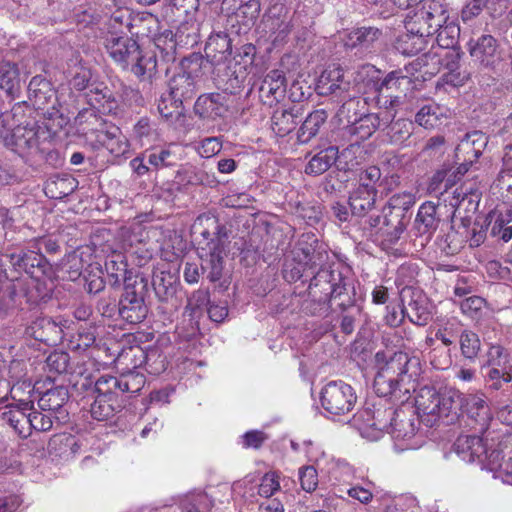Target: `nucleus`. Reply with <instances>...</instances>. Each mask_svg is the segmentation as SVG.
<instances>
[{
    "label": "nucleus",
    "mask_w": 512,
    "mask_h": 512,
    "mask_svg": "<svg viewBox=\"0 0 512 512\" xmlns=\"http://www.w3.org/2000/svg\"><path fill=\"white\" fill-rule=\"evenodd\" d=\"M21 438H28L32 435V402H19L15 406H9L8 410L1 414Z\"/></svg>",
    "instance_id": "obj_15"
},
{
    "label": "nucleus",
    "mask_w": 512,
    "mask_h": 512,
    "mask_svg": "<svg viewBox=\"0 0 512 512\" xmlns=\"http://www.w3.org/2000/svg\"><path fill=\"white\" fill-rule=\"evenodd\" d=\"M20 88V79L17 68L10 63L1 64L0 89L4 90L11 99H15L19 96Z\"/></svg>",
    "instance_id": "obj_38"
},
{
    "label": "nucleus",
    "mask_w": 512,
    "mask_h": 512,
    "mask_svg": "<svg viewBox=\"0 0 512 512\" xmlns=\"http://www.w3.org/2000/svg\"><path fill=\"white\" fill-rule=\"evenodd\" d=\"M320 401L323 409L330 415L339 416L350 413L357 396L354 388L339 380L330 381L321 390Z\"/></svg>",
    "instance_id": "obj_5"
},
{
    "label": "nucleus",
    "mask_w": 512,
    "mask_h": 512,
    "mask_svg": "<svg viewBox=\"0 0 512 512\" xmlns=\"http://www.w3.org/2000/svg\"><path fill=\"white\" fill-rule=\"evenodd\" d=\"M177 158L170 149H162L151 152L148 155V163L156 169L176 165Z\"/></svg>",
    "instance_id": "obj_57"
},
{
    "label": "nucleus",
    "mask_w": 512,
    "mask_h": 512,
    "mask_svg": "<svg viewBox=\"0 0 512 512\" xmlns=\"http://www.w3.org/2000/svg\"><path fill=\"white\" fill-rule=\"evenodd\" d=\"M415 204V197L412 193L404 192L393 195L387 205L393 210H400L402 214L409 215L410 209Z\"/></svg>",
    "instance_id": "obj_56"
},
{
    "label": "nucleus",
    "mask_w": 512,
    "mask_h": 512,
    "mask_svg": "<svg viewBox=\"0 0 512 512\" xmlns=\"http://www.w3.org/2000/svg\"><path fill=\"white\" fill-rule=\"evenodd\" d=\"M482 373L488 388L491 390H499L503 383H509L512 380L511 374L507 371L506 366H482Z\"/></svg>",
    "instance_id": "obj_41"
},
{
    "label": "nucleus",
    "mask_w": 512,
    "mask_h": 512,
    "mask_svg": "<svg viewBox=\"0 0 512 512\" xmlns=\"http://www.w3.org/2000/svg\"><path fill=\"white\" fill-rule=\"evenodd\" d=\"M509 219H505L499 215L491 224L490 234L493 237H498L504 242L512 239V226L508 225Z\"/></svg>",
    "instance_id": "obj_58"
},
{
    "label": "nucleus",
    "mask_w": 512,
    "mask_h": 512,
    "mask_svg": "<svg viewBox=\"0 0 512 512\" xmlns=\"http://www.w3.org/2000/svg\"><path fill=\"white\" fill-rule=\"evenodd\" d=\"M463 239L452 227L450 231L438 241L439 248L447 255L457 254L462 248Z\"/></svg>",
    "instance_id": "obj_52"
},
{
    "label": "nucleus",
    "mask_w": 512,
    "mask_h": 512,
    "mask_svg": "<svg viewBox=\"0 0 512 512\" xmlns=\"http://www.w3.org/2000/svg\"><path fill=\"white\" fill-rule=\"evenodd\" d=\"M279 489L278 476L275 473H266L261 479L258 493L266 499H271L270 497Z\"/></svg>",
    "instance_id": "obj_60"
},
{
    "label": "nucleus",
    "mask_w": 512,
    "mask_h": 512,
    "mask_svg": "<svg viewBox=\"0 0 512 512\" xmlns=\"http://www.w3.org/2000/svg\"><path fill=\"white\" fill-rule=\"evenodd\" d=\"M204 51L213 64H220L231 54L230 39L225 34L210 36Z\"/></svg>",
    "instance_id": "obj_34"
},
{
    "label": "nucleus",
    "mask_w": 512,
    "mask_h": 512,
    "mask_svg": "<svg viewBox=\"0 0 512 512\" xmlns=\"http://www.w3.org/2000/svg\"><path fill=\"white\" fill-rule=\"evenodd\" d=\"M261 101L270 107L280 103L286 95V77L280 70H272L264 77L259 88Z\"/></svg>",
    "instance_id": "obj_16"
},
{
    "label": "nucleus",
    "mask_w": 512,
    "mask_h": 512,
    "mask_svg": "<svg viewBox=\"0 0 512 512\" xmlns=\"http://www.w3.org/2000/svg\"><path fill=\"white\" fill-rule=\"evenodd\" d=\"M42 382L37 380L34 382V393H39L41 396L38 399V406L40 410L52 412L57 415L63 413V406L68 401V390L64 386H57L48 388L45 392H41Z\"/></svg>",
    "instance_id": "obj_19"
},
{
    "label": "nucleus",
    "mask_w": 512,
    "mask_h": 512,
    "mask_svg": "<svg viewBox=\"0 0 512 512\" xmlns=\"http://www.w3.org/2000/svg\"><path fill=\"white\" fill-rule=\"evenodd\" d=\"M148 280L143 276L125 278L123 293L118 301V316L129 324L141 323L148 314L146 297Z\"/></svg>",
    "instance_id": "obj_3"
},
{
    "label": "nucleus",
    "mask_w": 512,
    "mask_h": 512,
    "mask_svg": "<svg viewBox=\"0 0 512 512\" xmlns=\"http://www.w3.org/2000/svg\"><path fill=\"white\" fill-rule=\"evenodd\" d=\"M377 190L367 184H359L349 197V206L353 217L364 218L376 207Z\"/></svg>",
    "instance_id": "obj_22"
},
{
    "label": "nucleus",
    "mask_w": 512,
    "mask_h": 512,
    "mask_svg": "<svg viewBox=\"0 0 512 512\" xmlns=\"http://www.w3.org/2000/svg\"><path fill=\"white\" fill-rule=\"evenodd\" d=\"M105 47L117 64L130 69L139 78H150L156 70V59L143 56L138 43L129 37L111 34L106 38Z\"/></svg>",
    "instance_id": "obj_2"
},
{
    "label": "nucleus",
    "mask_w": 512,
    "mask_h": 512,
    "mask_svg": "<svg viewBox=\"0 0 512 512\" xmlns=\"http://www.w3.org/2000/svg\"><path fill=\"white\" fill-rule=\"evenodd\" d=\"M463 400L462 394L457 390L445 389L442 391L439 398V412L435 415L436 423L443 420L446 424H452L458 420L461 415Z\"/></svg>",
    "instance_id": "obj_21"
},
{
    "label": "nucleus",
    "mask_w": 512,
    "mask_h": 512,
    "mask_svg": "<svg viewBox=\"0 0 512 512\" xmlns=\"http://www.w3.org/2000/svg\"><path fill=\"white\" fill-rule=\"evenodd\" d=\"M436 32V41L440 48L447 50L456 46L460 35V28L456 23L446 20V23L437 28Z\"/></svg>",
    "instance_id": "obj_44"
},
{
    "label": "nucleus",
    "mask_w": 512,
    "mask_h": 512,
    "mask_svg": "<svg viewBox=\"0 0 512 512\" xmlns=\"http://www.w3.org/2000/svg\"><path fill=\"white\" fill-rule=\"evenodd\" d=\"M427 35L420 33H406L397 38L395 47L404 55L412 56L425 49L427 44Z\"/></svg>",
    "instance_id": "obj_37"
},
{
    "label": "nucleus",
    "mask_w": 512,
    "mask_h": 512,
    "mask_svg": "<svg viewBox=\"0 0 512 512\" xmlns=\"http://www.w3.org/2000/svg\"><path fill=\"white\" fill-rule=\"evenodd\" d=\"M415 122L422 128L446 126L448 125V111L438 104H428L417 112Z\"/></svg>",
    "instance_id": "obj_30"
},
{
    "label": "nucleus",
    "mask_w": 512,
    "mask_h": 512,
    "mask_svg": "<svg viewBox=\"0 0 512 512\" xmlns=\"http://www.w3.org/2000/svg\"><path fill=\"white\" fill-rule=\"evenodd\" d=\"M68 181L67 178H50L44 185L45 195L51 199L64 198L69 194V189L66 187Z\"/></svg>",
    "instance_id": "obj_53"
},
{
    "label": "nucleus",
    "mask_w": 512,
    "mask_h": 512,
    "mask_svg": "<svg viewBox=\"0 0 512 512\" xmlns=\"http://www.w3.org/2000/svg\"><path fill=\"white\" fill-rule=\"evenodd\" d=\"M401 300L403 303L402 313L412 323L418 326L428 324L431 319V313L428 308L427 298L421 291L405 287L401 291Z\"/></svg>",
    "instance_id": "obj_10"
},
{
    "label": "nucleus",
    "mask_w": 512,
    "mask_h": 512,
    "mask_svg": "<svg viewBox=\"0 0 512 512\" xmlns=\"http://www.w3.org/2000/svg\"><path fill=\"white\" fill-rule=\"evenodd\" d=\"M49 348L36 347L34 343V353L39 352L34 354V370L47 371L46 381L51 384L57 375L67 371L70 357L68 353L56 350L46 356Z\"/></svg>",
    "instance_id": "obj_9"
},
{
    "label": "nucleus",
    "mask_w": 512,
    "mask_h": 512,
    "mask_svg": "<svg viewBox=\"0 0 512 512\" xmlns=\"http://www.w3.org/2000/svg\"><path fill=\"white\" fill-rule=\"evenodd\" d=\"M410 215H404L400 210H393L387 204L383 206V226L390 239H398L405 230Z\"/></svg>",
    "instance_id": "obj_33"
},
{
    "label": "nucleus",
    "mask_w": 512,
    "mask_h": 512,
    "mask_svg": "<svg viewBox=\"0 0 512 512\" xmlns=\"http://www.w3.org/2000/svg\"><path fill=\"white\" fill-rule=\"evenodd\" d=\"M459 344L461 355L470 361H474L481 351L480 338L471 330L462 331L459 337Z\"/></svg>",
    "instance_id": "obj_42"
},
{
    "label": "nucleus",
    "mask_w": 512,
    "mask_h": 512,
    "mask_svg": "<svg viewBox=\"0 0 512 512\" xmlns=\"http://www.w3.org/2000/svg\"><path fill=\"white\" fill-rule=\"evenodd\" d=\"M299 479L301 487L306 492H312L317 488L318 475L313 466H305L299 470Z\"/></svg>",
    "instance_id": "obj_59"
},
{
    "label": "nucleus",
    "mask_w": 512,
    "mask_h": 512,
    "mask_svg": "<svg viewBox=\"0 0 512 512\" xmlns=\"http://www.w3.org/2000/svg\"><path fill=\"white\" fill-rule=\"evenodd\" d=\"M440 393L434 387L424 386L417 394L415 400L417 415L427 427L436 424L435 415L439 412Z\"/></svg>",
    "instance_id": "obj_17"
},
{
    "label": "nucleus",
    "mask_w": 512,
    "mask_h": 512,
    "mask_svg": "<svg viewBox=\"0 0 512 512\" xmlns=\"http://www.w3.org/2000/svg\"><path fill=\"white\" fill-rule=\"evenodd\" d=\"M195 94V80L188 73L177 74L169 81L171 104H181L183 100L191 99Z\"/></svg>",
    "instance_id": "obj_27"
},
{
    "label": "nucleus",
    "mask_w": 512,
    "mask_h": 512,
    "mask_svg": "<svg viewBox=\"0 0 512 512\" xmlns=\"http://www.w3.org/2000/svg\"><path fill=\"white\" fill-rule=\"evenodd\" d=\"M297 118L298 117L289 110L277 109L273 112L271 121L272 125L275 126H296L301 122V119L297 121Z\"/></svg>",
    "instance_id": "obj_62"
},
{
    "label": "nucleus",
    "mask_w": 512,
    "mask_h": 512,
    "mask_svg": "<svg viewBox=\"0 0 512 512\" xmlns=\"http://www.w3.org/2000/svg\"><path fill=\"white\" fill-rule=\"evenodd\" d=\"M61 332V328L51 317L37 316L34 320V341L38 342V347L56 345L61 338Z\"/></svg>",
    "instance_id": "obj_25"
},
{
    "label": "nucleus",
    "mask_w": 512,
    "mask_h": 512,
    "mask_svg": "<svg viewBox=\"0 0 512 512\" xmlns=\"http://www.w3.org/2000/svg\"><path fill=\"white\" fill-rule=\"evenodd\" d=\"M224 251H221L219 246H213L209 251L201 252V270L207 273V278L210 282H219L223 277L224 271Z\"/></svg>",
    "instance_id": "obj_29"
},
{
    "label": "nucleus",
    "mask_w": 512,
    "mask_h": 512,
    "mask_svg": "<svg viewBox=\"0 0 512 512\" xmlns=\"http://www.w3.org/2000/svg\"><path fill=\"white\" fill-rule=\"evenodd\" d=\"M114 400L104 398L103 396H96L94 402L90 406V413L93 419L97 421H105L112 417L115 413V408L112 404Z\"/></svg>",
    "instance_id": "obj_49"
},
{
    "label": "nucleus",
    "mask_w": 512,
    "mask_h": 512,
    "mask_svg": "<svg viewBox=\"0 0 512 512\" xmlns=\"http://www.w3.org/2000/svg\"><path fill=\"white\" fill-rule=\"evenodd\" d=\"M34 111L38 115L51 121V123L44 124V128H63L67 125L66 119L59 113L56 108V94L51 86V83L41 77H34Z\"/></svg>",
    "instance_id": "obj_7"
},
{
    "label": "nucleus",
    "mask_w": 512,
    "mask_h": 512,
    "mask_svg": "<svg viewBox=\"0 0 512 512\" xmlns=\"http://www.w3.org/2000/svg\"><path fill=\"white\" fill-rule=\"evenodd\" d=\"M494 475L504 483L512 485V456L507 459H502V462L497 466V471Z\"/></svg>",
    "instance_id": "obj_64"
},
{
    "label": "nucleus",
    "mask_w": 512,
    "mask_h": 512,
    "mask_svg": "<svg viewBox=\"0 0 512 512\" xmlns=\"http://www.w3.org/2000/svg\"><path fill=\"white\" fill-rule=\"evenodd\" d=\"M303 311L312 316H326L332 309L329 296L316 294L312 296L308 294V298L302 304Z\"/></svg>",
    "instance_id": "obj_47"
},
{
    "label": "nucleus",
    "mask_w": 512,
    "mask_h": 512,
    "mask_svg": "<svg viewBox=\"0 0 512 512\" xmlns=\"http://www.w3.org/2000/svg\"><path fill=\"white\" fill-rule=\"evenodd\" d=\"M468 51L472 60L483 68L494 69L501 60V52L497 40L484 34L468 42Z\"/></svg>",
    "instance_id": "obj_8"
},
{
    "label": "nucleus",
    "mask_w": 512,
    "mask_h": 512,
    "mask_svg": "<svg viewBox=\"0 0 512 512\" xmlns=\"http://www.w3.org/2000/svg\"><path fill=\"white\" fill-rule=\"evenodd\" d=\"M193 229L194 233H198L202 238L198 241L201 252L209 251V242H213L216 231L220 229L219 220L213 215L202 214L196 218Z\"/></svg>",
    "instance_id": "obj_31"
},
{
    "label": "nucleus",
    "mask_w": 512,
    "mask_h": 512,
    "mask_svg": "<svg viewBox=\"0 0 512 512\" xmlns=\"http://www.w3.org/2000/svg\"><path fill=\"white\" fill-rule=\"evenodd\" d=\"M58 248V244L51 237L34 238V254H37L39 257L34 256V262L49 263L45 258V254H55Z\"/></svg>",
    "instance_id": "obj_50"
},
{
    "label": "nucleus",
    "mask_w": 512,
    "mask_h": 512,
    "mask_svg": "<svg viewBox=\"0 0 512 512\" xmlns=\"http://www.w3.org/2000/svg\"><path fill=\"white\" fill-rule=\"evenodd\" d=\"M87 101L90 104L91 108L83 109L79 112L77 117L75 118L76 125H95L94 122L89 121V119H94L97 121V117L95 112L98 111L100 113L111 112L114 108V99L111 98L110 91L105 88L104 90H100L95 88L94 90H90L87 93Z\"/></svg>",
    "instance_id": "obj_13"
},
{
    "label": "nucleus",
    "mask_w": 512,
    "mask_h": 512,
    "mask_svg": "<svg viewBox=\"0 0 512 512\" xmlns=\"http://www.w3.org/2000/svg\"><path fill=\"white\" fill-rule=\"evenodd\" d=\"M449 16L445 6L437 0H429L418 7L413 14H407L405 28L411 33L431 36L437 28L446 23Z\"/></svg>",
    "instance_id": "obj_4"
},
{
    "label": "nucleus",
    "mask_w": 512,
    "mask_h": 512,
    "mask_svg": "<svg viewBox=\"0 0 512 512\" xmlns=\"http://www.w3.org/2000/svg\"><path fill=\"white\" fill-rule=\"evenodd\" d=\"M375 361L379 367L374 378L373 387L380 397L401 398V393H409L408 384L411 382L409 366L418 359L410 358L407 353L398 351L388 354L385 351H378L375 354Z\"/></svg>",
    "instance_id": "obj_1"
},
{
    "label": "nucleus",
    "mask_w": 512,
    "mask_h": 512,
    "mask_svg": "<svg viewBox=\"0 0 512 512\" xmlns=\"http://www.w3.org/2000/svg\"><path fill=\"white\" fill-rule=\"evenodd\" d=\"M332 310L344 312L356 304V290L353 281L342 275L341 281L332 289L329 296Z\"/></svg>",
    "instance_id": "obj_24"
},
{
    "label": "nucleus",
    "mask_w": 512,
    "mask_h": 512,
    "mask_svg": "<svg viewBox=\"0 0 512 512\" xmlns=\"http://www.w3.org/2000/svg\"><path fill=\"white\" fill-rule=\"evenodd\" d=\"M438 206L431 201L423 203L418 210L414 221V228L417 235L425 242H428L437 230L440 219L437 216Z\"/></svg>",
    "instance_id": "obj_20"
},
{
    "label": "nucleus",
    "mask_w": 512,
    "mask_h": 512,
    "mask_svg": "<svg viewBox=\"0 0 512 512\" xmlns=\"http://www.w3.org/2000/svg\"><path fill=\"white\" fill-rule=\"evenodd\" d=\"M117 377L111 375H103L97 379L94 384V391L97 396H103L110 400H115Z\"/></svg>",
    "instance_id": "obj_54"
},
{
    "label": "nucleus",
    "mask_w": 512,
    "mask_h": 512,
    "mask_svg": "<svg viewBox=\"0 0 512 512\" xmlns=\"http://www.w3.org/2000/svg\"><path fill=\"white\" fill-rule=\"evenodd\" d=\"M351 92L348 99L359 95L373 94L376 96L378 84L380 83V71L371 64H364L352 73Z\"/></svg>",
    "instance_id": "obj_12"
},
{
    "label": "nucleus",
    "mask_w": 512,
    "mask_h": 512,
    "mask_svg": "<svg viewBox=\"0 0 512 512\" xmlns=\"http://www.w3.org/2000/svg\"><path fill=\"white\" fill-rule=\"evenodd\" d=\"M400 417L395 420V425L390 428L389 434L396 439H410L413 437L417 430V424L420 418L414 417L413 414L407 415L404 411L398 410Z\"/></svg>",
    "instance_id": "obj_39"
},
{
    "label": "nucleus",
    "mask_w": 512,
    "mask_h": 512,
    "mask_svg": "<svg viewBox=\"0 0 512 512\" xmlns=\"http://www.w3.org/2000/svg\"><path fill=\"white\" fill-rule=\"evenodd\" d=\"M267 24L272 33L276 34L275 41H282L291 31V26L286 19L269 17Z\"/></svg>",
    "instance_id": "obj_61"
},
{
    "label": "nucleus",
    "mask_w": 512,
    "mask_h": 512,
    "mask_svg": "<svg viewBox=\"0 0 512 512\" xmlns=\"http://www.w3.org/2000/svg\"><path fill=\"white\" fill-rule=\"evenodd\" d=\"M487 7L481 0H470L461 11V19L463 22H469L479 16Z\"/></svg>",
    "instance_id": "obj_63"
},
{
    "label": "nucleus",
    "mask_w": 512,
    "mask_h": 512,
    "mask_svg": "<svg viewBox=\"0 0 512 512\" xmlns=\"http://www.w3.org/2000/svg\"><path fill=\"white\" fill-rule=\"evenodd\" d=\"M457 454L465 461L473 462L483 458L486 453V444L477 435L459 436L454 444Z\"/></svg>",
    "instance_id": "obj_28"
},
{
    "label": "nucleus",
    "mask_w": 512,
    "mask_h": 512,
    "mask_svg": "<svg viewBox=\"0 0 512 512\" xmlns=\"http://www.w3.org/2000/svg\"><path fill=\"white\" fill-rule=\"evenodd\" d=\"M337 158V147L330 146L315 154L305 167V173L312 176H318L325 173Z\"/></svg>",
    "instance_id": "obj_35"
},
{
    "label": "nucleus",
    "mask_w": 512,
    "mask_h": 512,
    "mask_svg": "<svg viewBox=\"0 0 512 512\" xmlns=\"http://www.w3.org/2000/svg\"><path fill=\"white\" fill-rule=\"evenodd\" d=\"M466 409L469 416L481 425H486L490 419V409L483 395H469L466 399Z\"/></svg>",
    "instance_id": "obj_40"
},
{
    "label": "nucleus",
    "mask_w": 512,
    "mask_h": 512,
    "mask_svg": "<svg viewBox=\"0 0 512 512\" xmlns=\"http://www.w3.org/2000/svg\"><path fill=\"white\" fill-rule=\"evenodd\" d=\"M154 292L161 302H169L177 292V279L170 272L159 271L154 273L152 279Z\"/></svg>",
    "instance_id": "obj_32"
},
{
    "label": "nucleus",
    "mask_w": 512,
    "mask_h": 512,
    "mask_svg": "<svg viewBox=\"0 0 512 512\" xmlns=\"http://www.w3.org/2000/svg\"><path fill=\"white\" fill-rule=\"evenodd\" d=\"M55 288V272L50 263L34 264V304L52 301Z\"/></svg>",
    "instance_id": "obj_14"
},
{
    "label": "nucleus",
    "mask_w": 512,
    "mask_h": 512,
    "mask_svg": "<svg viewBox=\"0 0 512 512\" xmlns=\"http://www.w3.org/2000/svg\"><path fill=\"white\" fill-rule=\"evenodd\" d=\"M435 56L441 57L446 62V68L448 72L442 76V82L445 84L452 85L454 87L462 86L468 80V75L465 73H461L458 67L459 55L454 51L447 50L443 55H438L435 53Z\"/></svg>",
    "instance_id": "obj_36"
},
{
    "label": "nucleus",
    "mask_w": 512,
    "mask_h": 512,
    "mask_svg": "<svg viewBox=\"0 0 512 512\" xmlns=\"http://www.w3.org/2000/svg\"><path fill=\"white\" fill-rule=\"evenodd\" d=\"M399 417L400 413L393 407L378 408L374 412L371 426L376 430L389 433L392 425H395L394 421Z\"/></svg>",
    "instance_id": "obj_46"
},
{
    "label": "nucleus",
    "mask_w": 512,
    "mask_h": 512,
    "mask_svg": "<svg viewBox=\"0 0 512 512\" xmlns=\"http://www.w3.org/2000/svg\"><path fill=\"white\" fill-rule=\"evenodd\" d=\"M381 35V31L374 27H361L348 34L346 45L349 47L369 46Z\"/></svg>",
    "instance_id": "obj_45"
},
{
    "label": "nucleus",
    "mask_w": 512,
    "mask_h": 512,
    "mask_svg": "<svg viewBox=\"0 0 512 512\" xmlns=\"http://www.w3.org/2000/svg\"><path fill=\"white\" fill-rule=\"evenodd\" d=\"M316 89L320 95H335L348 99L351 92V80L345 77L344 71L338 66H329L320 75Z\"/></svg>",
    "instance_id": "obj_11"
},
{
    "label": "nucleus",
    "mask_w": 512,
    "mask_h": 512,
    "mask_svg": "<svg viewBox=\"0 0 512 512\" xmlns=\"http://www.w3.org/2000/svg\"><path fill=\"white\" fill-rule=\"evenodd\" d=\"M8 131L12 133L10 135H3L6 146L10 147L14 152L18 153L19 155H23L26 151L30 150L31 137L26 136L24 133H15V131L21 132L22 130Z\"/></svg>",
    "instance_id": "obj_51"
},
{
    "label": "nucleus",
    "mask_w": 512,
    "mask_h": 512,
    "mask_svg": "<svg viewBox=\"0 0 512 512\" xmlns=\"http://www.w3.org/2000/svg\"><path fill=\"white\" fill-rule=\"evenodd\" d=\"M181 506L186 512H210L213 502L206 493L199 492L187 495Z\"/></svg>",
    "instance_id": "obj_48"
},
{
    "label": "nucleus",
    "mask_w": 512,
    "mask_h": 512,
    "mask_svg": "<svg viewBox=\"0 0 512 512\" xmlns=\"http://www.w3.org/2000/svg\"><path fill=\"white\" fill-rule=\"evenodd\" d=\"M358 151H360L359 144H351L341 152L337 150L336 168L343 172L354 171L360 165V161L356 155Z\"/></svg>",
    "instance_id": "obj_43"
},
{
    "label": "nucleus",
    "mask_w": 512,
    "mask_h": 512,
    "mask_svg": "<svg viewBox=\"0 0 512 512\" xmlns=\"http://www.w3.org/2000/svg\"><path fill=\"white\" fill-rule=\"evenodd\" d=\"M87 139H91L90 145L93 149L105 147L111 153L123 154L128 148L126 139H120V130L117 133L110 130H91Z\"/></svg>",
    "instance_id": "obj_26"
},
{
    "label": "nucleus",
    "mask_w": 512,
    "mask_h": 512,
    "mask_svg": "<svg viewBox=\"0 0 512 512\" xmlns=\"http://www.w3.org/2000/svg\"><path fill=\"white\" fill-rule=\"evenodd\" d=\"M411 77L399 71H392L380 80L375 96L377 104L386 109L398 107L409 91L414 89Z\"/></svg>",
    "instance_id": "obj_6"
},
{
    "label": "nucleus",
    "mask_w": 512,
    "mask_h": 512,
    "mask_svg": "<svg viewBox=\"0 0 512 512\" xmlns=\"http://www.w3.org/2000/svg\"><path fill=\"white\" fill-rule=\"evenodd\" d=\"M229 97L226 94L212 93L200 96L194 110L203 119L215 120L224 117L228 112Z\"/></svg>",
    "instance_id": "obj_18"
},
{
    "label": "nucleus",
    "mask_w": 512,
    "mask_h": 512,
    "mask_svg": "<svg viewBox=\"0 0 512 512\" xmlns=\"http://www.w3.org/2000/svg\"><path fill=\"white\" fill-rule=\"evenodd\" d=\"M318 240L314 238V236L310 235H302L301 239L298 241L296 247L293 250L295 259L303 264L306 262L307 258L314 253V248L318 245Z\"/></svg>",
    "instance_id": "obj_55"
},
{
    "label": "nucleus",
    "mask_w": 512,
    "mask_h": 512,
    "mask_svg": "<svg viewBox=\"0 0 512 512\" xmlns=\"http://www.w3.org/2000/svg\"><path fill=\"white\" fill-rule=\"evenodd\" d=\"M342 273L334 268V265H328V267H321L315 273L310 281L309 295L316 296L321 294L330 296L332 289H334L338 281H341Z\"/></svg>",
    "instance_id": "obj_23"
}]
</instances>
